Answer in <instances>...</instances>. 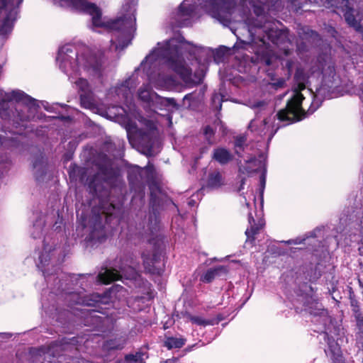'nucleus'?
<instances>
[{
  "mask_svg": "<svg viewBox=\"0 0 363 363\" xmlns=\"http://www.w3.org/2000/svg\"><path fill=\"white\" fill-rule=\"evenodd\" d=\"M358 333H357V337L359 338V340H363V330H358Z\"/></svg>",
  "mask_w": 363,
  "mask_h": 363,
  "instance_id": "nucleus-52",
  "label": "nucleus"
},
{
  "mask_svg": "<svg viewBox=\"0 0 363 363\" xmlns=\"http://www.w3.org/2000/svg\"><path fill=\"white\" fill-rule=\"evenodd\" d=\"M228 272L227 267L217 266L208 269L200 278V280L204 283H211L218 276L226 274Z\"/></svg>",
  "mask_w": 363,
  "mask_h": 363,
  "instance_id": "nucleus-17",
  "label": "nucleus"
},
{
  "mask_svg": "<svg viewBox=\"0 0 363 363\" xmlns=\"http://www.w3.org/2000/svg\"><path fill=\"white\" fill-rule=\"evenodd\" d=\"M76 84L80 88V89L83 91H86L89 89V82L85 79L79 78L76 82Z\"/></svg>",
  "mask_w": 363,
  "mask_h": 363,
  "instance_id": "nucleus-40",
  "label": "nucleus"
},
{
  "mask_svg": "<svg viewBox=\"0 0 363 363\" xmlns=\"http://www.w3.org/2000/svg\"><path fill=\"white\" fill-rule=\"evenodd\" d=\"M306 89L304 83H298L292 97L288 100L286 107L278 111L277 116L281 121L295 123L303 119L306 115L312 114L317 107L311 106L307 111L302 108V101L305 99L301 91Z\"/></svg>",
  "mask_w": 363,
  "mask_h": 363,
  "instance_id": "nucleus-5",
  "label": "nucleus"
},
{
  "mask_svg": "<svg viewBox=\"0 0 363 363\" xmlns=\"http://www.w3.org/2000/svg\"><path fill=\"white\" fill-rule=\"evenodd\" d=\"M80 101L82 106L86 108H91L94 106V104L90 98L86 95L82 94L80 96Z\"/></svg>",
  "mask_w": 363,
  "mask_h": 363,
  "instance_id": "nucleus-38",
  "label": "nucleus"
},
{
  "mask_svg": "<svg viewBox=\"0 0 363 363\" xmlns=\"http://www.w3.org/2000/svg\"><path fill=\"white\" fill-rule=\"evenodd\" d=\"M263 123H264V125H266V124H267V123H268L267 118H264V119L263 120Z\"/></svg>",
  "mask_w": 363,
  "mask_h": 363,
  "instance_id": "nucleus-57",
  "label": "nucleus"
},
{
  "mask_svg": "<svg viewBox=\"0 0 363 363\" xmlns=\"http://www.w3.org/2000/svg\"><path fill=\"white\" fill-rule=\"evenodd\" d=\"M342 13L346 23L349 25L350 27L353 28L357 32L362 33L363 32V26L361 24V19L359 18V11L357 9H354L351 4L347 6L340 13Z\"/></svg>",
  "mask_w": 363,
  "mask_h": 363,
  "instance_id": "nucleus-14",
  "label": "nucleus"
},
{
  "mask_svg": "<svg viewBox=\"0 0 363 363\" xmlns=\"http://www.w3.org/2000/svg\"><path fill=\"white\" fill-rule=\"evenodd\" d=\"M276 60L277 57L272 50L267 46L259 48L251 58L252 63L264 66H271Z\"/></svg>",
  "mask_w": 363,
  "mask_h": 363,
  "instance_id": "nucleus-12",
  "label": "nucleus"
},
{
  "mask_svg": "<svg viewBox=\"0 0 363 363\" xmlns=\"http://www.w3.org/2000/svg\"><path fill=\"white\" fill-rule=\"evenodd\" d=\"M312 34H315V35H318V33L315 31L311 30Z\"/></svg>",
  "mask_w": 363,
  "mask_h": 363,
  "instance_id": "nucleus-61",
  "label": "nucleus"
},
{
  "mask_svg": "<svg viewBox=\"0 0 363 363\" xmlns=\"http://www.w3.org/2000/svg\"><path fill=\"white\" fill-rule=\"evenodd\" d=\"M174 360L171 359H167L165 361L162 362L161 363H174Z\"/></svg>",
  "mask_w": 363,
  "mask_h": 363,
  "instance_id": "nucleus-54",
  "label": "nucleus"
},
{
  "mask_svg": "<svg viewBox=\"0 0 363 363\" xmlns=\"http://www.w3.org/2000/svg\"><path fill=\"white\" fill-rule=\"evenodd\" d=\"M5 105H6V103H0V117L6 120L10 117V111L9 109H4Z\"/></svg>",
  "mask_w": 363,
  "mask_h": 363,
  "instance_id": "nucleus-42",
  "label": "nucleus"
},
{
  "mask_svg": "<svg viewBox=\"0 0 363 363\" xmlns=\"http://www.w3.org/2000/svg\"><path fill=\"white\" fill-rule=\"evenodd\" d=\"M353 313L356 320L358 330H363V314L360 311Z\"/></svg>",
  "mask_w": 363,
  "mask_h": 363,
  "instance_id": "nucleus-39",
  "label": "nucleus"
},
{
  "mask_svg": "<svg viewBox=\"0 0 363 363\" xmlns=\"http://www.w3.org/2000/svg\"><path fill=\"white\" fill-rule=\"evenodd\" d=\"M349 299L352 312L355 313L357 311H359L360 308L359 301H357L356 295L351 287L350 288L349 290Z\"/></svg>",
  "mask_w": 363,
  "mask_h": 363,
  "instance_id": "nucleus-33",
  "label": "nucleus"
},
{
  "mask_svg": "<svg viewBox=\"0 0 363 363\" xmlns=\"http://www.w3.org/2000/svg\"><path fill=\"white\" fill-rule=\"evenodd\" d=\"M142 175L139 170L132 169L128 171V181L130 189L136 190L141 184Z\"/></svg>",
  "mask_w": 363,
  "mask_h": 363,
  "instance_id": "nucleus-23",
  "label": "nucleus"
},
{
  "mask_svg": "<svg viewBox=\"0 0 363 363\" xmlns=\"http://www.w3.org/2000/svg\"><path fill=\"white\" fill-rule=\"evenodd\" d=\"M249 223L250 228L246 230L245 235L248 240L251 242H254L255 240V235H257L263 228V224L256 223L255 220L251 214L249 216Z\"/></svg>",
  "mask_w": 363,
  "mask_h": 363,
  "instance_id": "nucleus-20",
  "label": "nucleus"
},
{
  "mask_svg": "<svg viewBox=\"0 0 363 363\" xmlns=\"http://www.w3.org/2000/svg\"><path fill=\"white\" fill-rule=\"evenodd\" d=\"M359 342L361 345L362 351L363 352V340H359Z\"/></svg>",
  "mask_w": 363,
  "mask_h": 363,
  "instance_id": "nucleus-56",
  "label": "nucleus"
},
{
  "mask_svg": "<svg viewBox=\"0 0 363 363\" xmlns=\"http://www.w3.org/2000/svg\"><path fill=\"white\" fill-rule=\"evenodd\" d=\"M164 101H165V104L167 106H171L173 108H174L175 109H178L179 108V105L177 104L175 99H174V98H165L164 99Z\"/></svg>",
  "mask_w": 363,
  "mask_h": 363,
  "instance_id": "nucleus-45",
  "label": "nucleus"
},
{
  "mask_svg": "<svg viewBox=\"0 0 363 363\" xmlns=\"http://www.w3.org/2000/svg\"><path fill=\"white\" fill-rule=\"evenodd\" d=\"M203 7L210 10L213 16L221 20L230 16L236 6L235 0H198Z\"/></svg>",
  "mask_w": 363,
  "mask_h": 363,
  "instance_id": "nucleus-8",
  "label": "nucleus"
},
{
  "mask_svg": "<svg viewBox=\"0 0 363 363\" xmlns=\"http://www.w3.org/2000/svg\"><path fill=\"white\" fill-rule=\"evenodd\" d=\"M206 150H207V148H201V153H203Z\"/></svg>",
  "mask_w": 363,
  "mask_h": 363,
  "instance_id": "nucleus-59",
  "label": "nucleus"
},
{
  "mask_svg": "<svg viewBox=\"0 0 363 363\" xmlns=\"http://www.w3.org/2000/svg\"><path fill=\"white\" fill-rule=\"evenodd\" d=\"M211 100H212V103L214 104H216V101L218 102V106H216V108L218 110H220L221 107H222V104H221V100H220V95H218L217 94H213L212 98H211Z\"/></svg>",
  "mask_w": 363,
  "mask_h": 363,
  "instance_id": "nucleus-46",
  "label": "nucleus"
},
{
  "mask_svg": "<svg viewBox=\"0 0 363 363\" xmlns=\"http://www.w3.org/2000/svg\"><path fill=\"white\" fill-rule=\"evenodd\" d=\"M1 98L0 99V103H9L13 101L12 92L4 93V95L1 94Z\"/></svg>",
  "mask_w": 363,
  "mask_h": 363,
  "instance_id": "nucleus-44",
  "label": "nucleus"
},
{
  "mask_svg": "<svg viewBox=\"0 0 363 363\" xmlns=\"http://www.w3.org/2000/svg\"><path fill=\"white\" fill-rule=\"evenodd\" d=\"M128 23H131V21H128L125 18H118L112 22L111 27L117 30H122Z\"/></svg>",
  "mask_w": 363,
  "mask_h": 363,
  "instance_id": "nucleus-34",
  "label": "nucleus"
},
{
  "mask_svg": "<svg viewBox=\"0 0 363 363\" xmlns=\"http://www.w3.org/2000/svg\"><path fill=\"white\" fill-rule=\"evenodd\" d=\"M96 166L98 171L89 179L88 189L94 197L102 201L109 197L111 189L120 187L122 181L118 170L111 163H99Z\"/></svg>",
  "mask_w": 363,
  "mask_h": 363,
  "instance_id": "nucleus-4",
  "label": "nucleus"
},
{
  "mask_svg": "<svg viewBox=\"0 0 363 363\" xmlns=\"http://www.w3.org/2000/svg\"><path fill=\"white\" fill-rule=\"evenodd\" d=\"M264 104V102L263 101H259L256 104V106L257 107H259V106H262V105Z\"/></svg>",
  "mask_w": 363,
  "mask_h": 363,
  "instance_id": "nucleus-55",
  "label": "nucleus"
},
{
  "mask_svg": "<svg viewBox=\"0 0 363 363\" xmlns=\"http://www.w3.org/2000/svg\"><path fill=\"white\" fill-rule=\"evenodd\" d=\"M138 96L143 101L148 102L150 101V93L145 89H139Z\"/></svg>",
  "mask_w": 363,
  "mask_h": 363,
  "instance_id": "nucleus-41",
  "label": "nucleus"
},
{
  "mask_svg": "<svg viewBox=\"0 0 363 363\" xmlns=\"http://www.w3.org/2000/svg\"><path fill=\"white\" fill-rule=\"evenodd\" d=\"M190 43L186 41L182 35L178 38H172L164 43V45L160 48L161 55L164 60L165 65L186 84H199L203 82V76H200L196 82L192 78V70L186 65L182 53L181 45Z\"/></svg>",
  "mask_w": 363,
  "mask_h": 363,
  "instance_id": "nucleus-3",
  "label": "nucleus"
},
{
  "mask_svg": "<svg viewBox=\"0 0 363 363\" xmlns=\"http://www.w3.org/2000/svg\"><path fill=\"white\" fill-rule=\"evenodd\" d=\"M225 181L221 172L218 170L210 172L208 176L206 186L208 188L218 189L224 185Z\"/></svg>",
  "mask_w": 363,
  "mask_h": 363,
  "instance_id": "nucleus-18",
  "label": "nucleus"
},
{
  "mask_svg": "<svg viewBox=\"0 0 363 363\" xmlns=\"http://www.w3.org/2000/svg\"><path fill=\"white\" fill-rule=\"evenodd\" d=\"M361 99H362V103H363V96L361 98Z\"/></svg>",
  "mask_w": 363,
  "mask_h": 363,
  "instance_id": "nucleus-63",
  "label": "nucleus"
},
{
  "mask_svg": "<svg viewBox=\"0 0 363 363\" xmlns=\"http://www.w3.org/2000/svg\"><path fill=\"white\" fill-rule=\"evenodd\" d=\"M43 164V157H41L40 158H37L33 162V166L34 169H36L40 166H42Z\"/></svg>",
  "mask_w": 363,
  "mask_h": 363,
  "instance_id": "nucleus-48",
  "label": "nucleus"
},
{
  "mask_svg": "<svg viewBox=\"0 0 363 363\" xmlns=\"http://www.w3.org/2000/svg\"><path fill=\"white\" fill-rule=\"evenodd\" d=\"M146 169L150 172H152L155 170L153 164L147 165Z\"/></svg>",
  "mask_w": 363,
  "mask_h": 363,
  "instance_id": "nucleus-53",
  "label": "nucleus"
},
{
  "mask_svg": "<svg viewBox=\"0 0 363 363\" xmlns=\"http://www.w3.org/2000/svg\"><path fill=\"white\" fill-rule=\"evenodd\" d=\"M150 205L152 207V211H157L158 209V207L160 205V201L159 197L152 191L150 192Z\"/></svg>",
  "mask_w": 363,
  "mask_h": 363,
  "instance_id": "nucleus-35",
  "label": "nucleus"
},
{
  "mask_svg": "<svg viewBox=\"0 0 363 363\" xmlns=\"http://www.w3.org/2000/svg\"><path fill=\"white\" fill-rule=\"evenodd\" d=\"M212 160L220 165H225L233 160V155L227 148L218 147L213 150Z\"/></svg>",
  "mask_w": 363,
  "mask_h": 363,
  "instance_id": "nucleus-16",
  "label": "nucleus"
},
{
  "mask_svg": "<svg viewBox=\"0 0 363 363\" xmlns=\"http://www.w3.org/2000/svg\"><path fill=\"white\" fill-rule=\"evenodd\" d=\"M88 69L92 72V74L98 78L102 77V63L101 60H96L93 63L88 65Z\"/></svg>",
  "mask_w": 363,
  "mask_h": 363,
  "instance_id": "nucleus-27",
  "label": "nucleus"
},
{
  "mask_svg": "<svg viewBox=\"0 0 363 363\" xmlns=\"http://www.w3.org/2000/svg\"><path fill=\"white\" fill-rule=\"evenodd\" d=\"M325 353L328 355V352L326 350H325Z\"/></svg>",
  "mask_w": 363,
  "mask_h": 363,
  "instance_id": "nucleus-62",
  "label": "nucleus"
},
{
  "mask_svg": "<svg viewBox=\"0 0 363 363\" xmlns=\"http://www.w3.org/2000/svg\"><path fill=\"white\" fill-rule=\"evenodd\" d=\"M189 320L192 323L196 324L197 325L206 326V325H213L215 324V320L213 319L206 320L200 316H195V315H190Z\"/></svg>",
  "mask_w": 363,
  "mask_h": 363,
  "instance_id": "nucleus-28",
  "label": "nucleus"
},
{
  "mask_svg": "<svg viewBox=\"0 0 363 363\" xmlns=\"http://www.w3.org/2000/svg\"><path fill=\"white\" fill-rule=\"evenodd\" d=\"M125 344V340L121 337L109 339L104 342L103 349L107 352L121 350L123 349Z\"/></svg>",
  "mask_w": 363,
  "mask_h": 363,
  "instance_id": "nucleus-22",
  "label": "nucleus"
},
{
  "mask_svg": "<svg viewBox=\"0 0 363 363\" xmlns=\"http://www.w3.org/2000/svg\"><path fill=\"white\" fill-rule=\"evenodd\" d=\"M189 95H190V94H186V95H185L183 99H184V100L188 99H189Z\"/></svg>",
  "mask_w": 363,
  "mask_h": 363,
  "instance_id": "nucleus-58",
  "label": "nucleus"
},
{
  "mask_svg": "<svg viewBox=\"0 0 363 363\" xmlns=\"http://www.w3.org/2000/svg\"><path fill=\"white\" fill-rule=\"evenodd\" d=\"M303 310L313 316H318L323 324L325 330V325L331 321V317L329 315L328 311L323 308L318 299L311 296H306L303 299Z\"/></svg>",
  "mask_w": 363,
  "mask_h": 363,
  "instance_id": "nucleus-10",
  "label": "nucleus"
},
{
  "mask_svg": "<svg viewBox=\"0 0 363 363\" xmlns=\"http://www.w3.org/2000/svg\"><path fill=\"white\" fill-rule=\"evenodd\" d=\"M194 11V8L191 5L186 4L182 2L178 7V15L180 16H191Z\"/></svg>",
  "mask_w": 363,
  "mask_h": 363,
  "instance_id": "nucleus-29",
  "label": "nucleus"
},
{
  "mask_svg": "<svg viewBox=\"0 0 363 363\" xmlns=\"http://www.w3.org/2000/svg\"><path fill=\"white\" fill-rule=\"evenodd\" d=\"M307 50V45L305 42L301 41L297 43L296 51L298 55L306 52Z\"/></svg>",
  "mask_w": 363,
  "mask_h": 363,
  "instance_id": "nucleus-43",
  "label": "nucleus"
},
{
  "mask_svg": "<svg viewBox=\"0 0 363 363\" xmlns=\"http://www.w3.org/2000/svg\"><path fill=\"white\" fill-rule=\"evenodd\" d=\"M247 137L244 135H240L235 138L234 140V150L235 153L238 157H242L241 152L244 151Z\"/></svg>",
  "mask_w": 363,
  "mask_h": 363,
  "instance_id": "nucleus-26",
  "label": "nucleus"
},
{
  "mask_svg": "<svg viewBox=\"0 0 363 363\" xmlns=\"http://www.w3.org/2000/svg\"><path fill=\"white\" fill-rule=\"evenodd\" d=\"M186 342V339L182 337H175L171 336H165L163 345L168 350L180 349L185 345Z\"/></svg>",
  "mask_w": 363,
  "mask_h": 363,
  "instance_id": "nucleus-21",
  "label": "nucleus"
},
{
  "mask_svg": "<svg viewBox=\"0 0 363 363\" xmlns=\"http://www.w3.org/2000/svg\"><path fill=\"white\" fill-rule=\"evenodd\" d=\"M122 262H123V264H126L128 266L139 267V262L133 255L125 256V257L121 260V263Z\"/></svg>",
  "mask_w": 363,
  "mask_h": 363,
  "instance_id": "nucleus-36",
  "label": "nucleus"
},
{
  "mask_svg": "<svg viewBox=\"0 0 363 363\" xmlns=\"http://www.w3.org/2000/svg\"><path fill=\"white\" fill-rule=\"evenodd\" d=\"M82 342V338L78 337H64L48 347H31L29 363H44L46 355L50 363H89L85 359L76 356Z\"/></svg>",
  "mask_w": 363,
  "mask_h": 363,
  "instance_id": "nucleus-2",
  "label": "nucleus"
},
{
  "mask_svg": "<svg viewBox=\"0 0 363 363\" xmlns=\"http://www.w3.org/2000/svg\"><path fill=\"white\" fill-rule=\"evenodd\" d=\"M4 109H9V107H8V103L6 102V105H5L4 106Z\"/></svg>",
  "mask_w": 363,
  "mask_h": 363,
  "instance_id": "nucleus-60",
  "label": "nucleus"
},
{
  "mask_svg": "<svg viewBox=\"0 0 363 363\" xmlns=\"http://www.w3.org/2000/svg\"><path fill=\"white\" fill-rule=\"evenodd\" d=\"M283 53L285 56H289L292 53V50L289 48H283Z\"/></svg>",
  "mask_w": 363,
  "mask_h": 363,
  "instance_id": "nucleus-51",
  "label": "nucleus"
},
{
  "mask_svg": "<svg viewBox=\"0 0 363 363\" xmlns=\"http://www.w3.org/2000/svg\"><path fill=\"white\" fill-rule=\"evenodd\" d=\"M112 213L105 212L103 207L98 206L91 208L87 225L82 220L83 228L87 225L90 228L89 239L91 241L104 242L107 239L106 224L110 222Z\"/></svg>",
  "mask_w": 363,
  "mask_h": 363,
  "instance_id": "nucleus-6",
  "label": "nucleus"
},
{
  "mask_svg": "<svg viewBox=\"0 0 363 363\" xmlns=\"http://www.w3.org/2000/svg\"><path fill=\"white\" fill-rule=\"evenodd\" d=\"M11 96H13V100H15L17 102L23 101L30 108H35L38 107V105L37 104V101L35 99L25 94L23 91H13Z\"/></svg>",
  "mask_w": 363,
  "mask_h": 363,
  "instance_id": "nucleus-19",
  "label": "nucleus"
},
{
  "mask_svg": "<svg viewBox=\"0 0 363 363\" xmlns=\"http://www.w3.org/2000/svg\"><path fill=\"white\" fill-rule=\"evenodd\" d=\"M107 298L105 294H93L88 296H82L79 293L69 292L66 294L65 301L67 305L72 307L75 305H86L89 306H98L101 303H108V301H104Z\"/></svg>",
  "mask_w": 363,
  "mask_h": 363,
  "instance_id": "nucleus-9",
  "label": "nucleus"
},
{
  "mask_svg": "<svg viewBox=\"0 0 363 363\" xmlns=\"http://www.w3.org/2000/svg\"><path fill=\"white\" fill-rule=\"evenodd\" d=\"M257 162H258L259 165L262 164V162L260 160L258 161L256 159H252V160L247 161V163L249 164V165H247L243 167H239V173L250 174L253 172H257V169H252L250 167L251 164L255 165Z\"/></svg>",
  "mask_w": 363,
  "mask_h": 363,
  "instance_id": "nucleus-31",
  "label": "nucleus"
},
{
  "mask_svg": "<svg viewBox=\"0 0 363 363\" xmlns=\"http://www.w3.org/2000/svg\"><path fill=\"white\" fill-rule=\"evenodd\" d=\"M277 1L272 2L268 0H250L249 4L256 18L248 16L245 23L248 28V32L252 40H257L266 45V40L278 47L289 43L287 32L279 29L274 21L268 19L266 10L269 12L276 11L275 6Z\"/></svg>",
  "mask_w": 363,
  "mask_h": 363,
  "instance_id": "nucleus-1",
  "label": "nucleus"
},
{
  "mask_svg": "<svg viewBox=\"0 0 363 363\" xmlns=\"http://www.w3.org/2000/svg\"><path fill=\"white\" fill-rule=\"evenodd\" d=\"M141 257L147 272L152 274H160V270L155 267V264L160 260V252L155 247L152 253L143 252L141 254Z\"/></svg>",
  "mask_w": 363,
  "mask_h": 363,
  "instance_id": "nucleus-13",
  "label": "nucleus"
},
{
  "mask_svg": "<svg viewBox=\"0 0 363 363\" xmlns=\"http://www.w3.org/2000/svg\"><path fill=\"white\" fill-rule=\"evenodd\" d=\"M3 11H5L6 16L2 22L1 30H6L7 28L11 29L15 15V11L13 8V4H11V0H0V13Z\"/></svg>",
  "mask_w": 363,
  "mask_h": 363,
  "instance_id": "nucleus-15",
  "label": "nucleus"
},
{
  "mask_svg": "<svg viewBox=\"0 0 363 363\" xmlns=\"http://www.w3.org/2000/svg\"><path fill=\"white\" fill-rule=\"evenodd\" d=\"M228 52V48L225 46H220L219 48L216 49L213 53L214 60L218 63L223 62L224 57Z\"/></svg>",
  "mask_w": 363,
  "mask_h": 363,
  "instance_id": "nucleus-32",
  "label": "nucleus"
},
{
  "mask_svg": "<svg viewBox=\"0 0 363 363\" xmlns=\"http://www.w3.org/2000/svg\"><path fill=\"white\" fill-rule=\"evenodd\" d=\"M325 4L326 7L333 9L334 12L340 14L350 2L349 0H326Z\"/></svg>",
  "mask_w": 363,
  "mask_h": 363,
  "instance_id": "nucleus-24",
  "label": "nucleus"
},
{
  "mask_svg": "<svg viewBox=\"0 0 363 363\" xmlns=\"http://www.w3.org/2000/svg\"><path fill=\"white\" fill-rule=\"evenodd\" d=\"M145 357L148 355L146 352L138 351L135 354H129L125 357V363H145Z\"/></svg>",
  "mask_w": 363,
  "mask_h": 363,
  "instance_id": "nucleus-25",
  "label": "nucleus"
},
{
  "mask_svg": "<svg viewBox=\"0 0 363 363\" xmlns=\"http://www.w3.org/2000/svg\"><path fill=\"white\" fill-rule=\"evenodd\" d=\"M235 2L237 3V0H235Z\"/></svg>",
  "mask_w": 363,
  "mask_h": 363,
  "instance_id": "nucleus-64",
  "label": "nucleus"
},
{
  "mask_svg": "<svg viewBox=\"0 0 363 363\" xmlns=\"http://www.w3.org/2000/svg\"><path fill=\"white\" fill-rule=\"evenodd\" d=\"M130 43V40H128L127 42L119 43L118 45H117L116 48H119L120 49L123 50L124 48L128 47V45H129Z\"/></svg>",
  "mask_w": 363,
  "mask_h": 363,
  "instance_id": "nucleus-49",
  "label": "nucleus"
},
{
  "mask_svg": "<svg viewBox=\"0 0 363 363\" xmlns=\"http://www.w3.org/2000/svg\"><path fill=\"white\" fill-rule=\"evenodd\" d=\"M120 272L115 269H106L104 272L98 275L99 280L104 284H108L112 281L120 280L123 276L127 279L136 280L138 277V272L136 267L120 264Z\"/></svg>",
  "mask_w": 363,
  "mask_h": 363,
  "instance_id": "nucleus-7",
  "label": "nucleus"
},
{
  "mask_svg": "<svg viewBox=\"0 0 363 363\" xmlns=\"http://www.w3.org/2000/svg\"><path fill=\"white\" fill-rule=\"evenodd\" d=\"M281 65L286 70L287 74L290 76L293 72L294 61L292 59L282 60Z\"/></svg>",
  "mask_w": 363,
  "mask_h": 363,
  "instance_id": "nucleus-37",
  "label": "nucleus"
},
{
  "mask_svg": "<svg viewBox=\"0 0 363 363\" xmlns=\"http://www.w3.org/2000/svg\"><path fill=\"white\" fill-rule=\"evenodd\" d=\"M323 335L328 347V352L332 363H346L341 347L334 337L329 335L326 331H323Z\"/></svg>",
  "mask_w": 363,
  "mask_h": 363,
  "instance_id": "nucleus-11",
  "label": "nucleus"
},
{
  "mask_svg": "<svg viewBox=\"0 0 363 363\" xmlns=\"http://www.w3.org/2000/svg\"><path fill=\"white\" fill-rule=\"evenodd\" d=\"M245 177H241L240 178V185L238 188V191H240L242 189H243V186L245 184Z\"/></svg>",
  "mask_w": 363,
  "mask_h": 363,
  "instance_id": "nucleus-50",
  "label": "nucleus"
},
{
  "mask_svg": "<svg viewBox=\"0 0 363 363\" xmlns=\"http://www.w3.org/2000/svg\"><path fill=\"white\" fill-rule=\"evenodd\" d=\"M260 186L262 189H264L266 184V173L263 172L259 177Z\"/></svg>",
  "mask_w": 363,
  "mask_h": 363,
  "instance_id": "nucleus-47",
  "label": "nucleus"
},
{
  "mask_svg": "<svg viewBox=\"0 0 363 363\" xmlns=\"http://www.w3.org/2000/svg\"><path fill=\"white\" fill-rule=\"evenodd\" d=\"M203 133L205 136V139L209 145H212L215 143L214 136L216 131L211 125H206L203 129Z\"/></svg>",
  "mask_w": 363,
  "mask_h": 363,
  "instance_id": "nucleus-30",
  "label": "nucleus"
}]
</instances>
